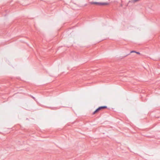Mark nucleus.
Instances as JSON below:
<instances>
[{
    "mask_svg": "<svg viewBox=\"0 0 160 160\" xmlns=\"http://www.w3.org/2000/svg\"><path fill=\"white\" fill-rule=\"evenodd\" d=\"M107 108L106 106H102L99 107L98 108H97L93 113V114H94L98 112L99 111L101 110L102 109H104L105 108Z\"/></svg>",
    "mask_w": 160,
    "mask_h": 160,
    "instance_id": "1",
    "label": "nucleus"
},
{
    "mask_svg": "<svg viewBox=\"0 0 160 160\" xmlns=\"http://www.w3.org/2000/svg\"><path fill=\"white\" fill-rule=\"evenodd\" d=\"M90 3L92 4H104L102 3L98 2H90Z\"/></svg>",
    "mask_w": 160,
    "mask_h": 160,
    "instance_id": "2",
    "label": "nucleus"
},
{
    "mask_svg": "<svg viewBox=\"0 0 160 160\" xmlns=\"http://www.w3.org/2000/svg\"><path fill=\"white\" fill-rule=\"evenodd\" d=\"M136 52L138 54H140L139 52Z\"/></svg>",
    "mask_w": 160,
    "mask_h": 160,
    "instance_id": "3",
    "label": "nucleus"
},
{
    "mask_svg": "<svg viewBox=\"0 0 160 160\" xmlns=\"http://www.w3.org/2000/svg\"><path fill=\"white\" fill-rule=\"evenodd\" d=\"M135 52V51H132V52Z\"/></svg>",
    "mask_w": 160,
    "mask_h": 160,
    "instance_id": "4",
    "label": "nucleus"
},
{
    "mask_svg": "<svg viewBox=\"0 0 160 160\" xmlns=\"http://www.w3.org/2000/svg\"><path fill=\"white\" fill-rule=\"evenodd\" d=\"M138 0H135V1H138Z\"/></svg>",
    "mask_w": 160,
    "mask_h": 160,
    "instance_id": "5",
    "label": "nucleus"
}]
</instances>
